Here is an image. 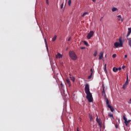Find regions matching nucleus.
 Masks as SVG:
<instances>
[{"instance_id":"f257e3e1","label":"nucleus","mask_w":131,"mask_h":131,"mask_svg":"<svg viewBox=\"0 0 131 131\" xmlns=\"http://www.w3.org/2000/svg\"><path fill=\"white\" fill-rule=\"evenodd\" d=\"M84 91L86 95V98L88 100L89 102L90 103L93 102V95H92L91 91H90V85H89V84H86Z\"/></svg>"},{"instance_id":"f03ea898","label":"nucleus","mask_w":131,"mask_h":131,"mask_svg":"<svg viewBox=\"0 0 131 131\" xmlns=\"http://www.w3.org/2000/svg\"><path fill=\"white\" fill-rule=\"evenodd\" d=\"M70 57L72 59V60H76L77 59V56H76V54H75V53L73 51H70L69 52Z\"/></svg>"},{"instance_id":"7ed1b4c3","label":"nucleus","mask_w":131,"mask_h":131,"mask_svg":"<svg viewBox=\"0 0 131 131\" xmlns=\"http://www.w3.org/2000/svg\"><path fill=\"white\" fill-rule=\"evenodd\" d=\"M119 42H115L114 47H115V48H118V47H123V44L122 43V40H121V39H119Z\"/></svg>"},{"instance_id":"20e7f679","label":"nucleus","mask_w":131,"mask_h":131,"mask_svg":"<svg viewBox=\"0 0 131 131\" xmlns=\"http://www.w3.org/2000/svg\"><path fill=\"white\" fill-rule=\"evenodd\" d=\"M123 120H124V123L126 126H127V125H128V123H129V122H131V120H127V119L125 117V116H123Z\"/></svg>"},{"instance_id":"39448f33","label":"nucleus","mask_w":131,"mask_h":131,"mask_svg":"<svg viewBox=\"0 0 131 131\" xmlns=\"http://www.w3.org/2000/svg\"><path fill=\"white\" fill-rule=\"evenodd\" d=\"M128 85V76L127 75L126 81L125 83H124V84L123 85L122 89H123V90H125V89L126 88V87Z\"/></svg>"},{"instance_id":"423d86ee","label":"nucleus","mask_w":131,"mask_h":131,"mask_svg":"<svg viewBox=\"0 0 131 131\" xmlns=\"http://www.w3.org/2000/svg\"><path fill=\"white\" fill-rule=\"evenodd\" d=\"M93 35H94V31H91L87 35V38L90 39L91 37H93Z\"/></svg>"},{"instance_id":"0eeeda50","label":"nucleus","mask_w":131,"mask_h":131,"mask_svg":"<svg viewBox=\"0 0 131 131\" xmlns=\"http://www.w3.org/2000/svg\"><path fill=\"white\" fill-rule=\"evenodd\" d=\"M96 121L97 123H98L99 125L100 126V127H102V122L101 121V120L100 119L98 118V117L96 118Z\"/></svg>"},{"instance_id":"6e6552de","label":"nucleus","mask_w":131,"mask_h":131,"mask_svg":"<svg viewBox=\"0 0 131 131\" xmlns=\"http://www.w3.org/2000/svg\"><path fill=\"white\" fill-rule=\"evenodd\" d=\"M102 96H103L104 99L107 98V96L106 95V93H105V89L103 88V91L102 92Z\"/></svg>"},{"instance_id":"1a4fd4ad","label":"nucleus","mask_w":131,"mask_h":131,"mask_svg":"<svg viewBox=\"0 0 131 131\" xmlns=\"http://www.w3.org/2000/svg\"><path fill=\"white\" fill-rule=\"evenodd\" d=\"M104 100H105V101H106V105L107 107H109V106H111L110 105V103H109V99H108L107 98V97L104 98Z\"/></svg>"},{"instance_id":"9d476101","label":"nucleus","mask_w":131,"mask_h":131,"mask_svg":"<svg viewBox=\"0 0 131 131\" xmlns=\"http://www.w3.org/2000/svg\"><path fill=\"white\" fill-rule=\"evenodd\" d=\"M103 55H104V53L102 52H100L99 60H102V59H103Z\"/></svg>"},{"instance_id":"9b49d317","label":"nucleus","mask_w":131,"mask_h":131,"mask_svg":"<svg viewBox=\"0 0 131 131\" xmlns=\"http://www.w3.org/2000/svg\"><path fill=\"white\" fill-rule=\"evenodd\" d=\"M70 78L71 80H72V81H73V82H74V81H75V78L74 77H73V76L70 75Z\"/></svg>"},{"instance_id":"f8f14e48","label":"nucleus","mask_w":131,"mask_h":131,"mask_svg":"<svg viewBox=\"0 0 131 131\" xmlns=\"http://www.w3.org/2000/svg\"><path fill=\"white\" fill-rule=\"evenodd\" d=\"M66 80L67 83L69 84V86H71L72 84H71V82L70 81V80H69V79L68 78H67L66 79Z\"/></svg>"},{"instance_id":"ddd939ff","label":"nucleus","mask_w":131,"mask_h":131,"mask_svg":"<svg viewBox=\"0 0 131 131\" xmlns=\"http://www.w3.org/2000/svg\"><path fill=\"white\" fill-rule=\"evenodd\" d=\"M108 108L110 109L111 112H114V108H113L111 105L108 106Z\"/></svg>"},{"instance_id":"4468645a","label":"nucleus","mask_w":131,"mask_h":131,"mask_svg":"<svg viewBox=\"0 0 131 131\" xmlns=\"http://www.w3.org/2000/svg\"><path fill=\"white\" fill-rule=\"evenodd\" d=\"M44 41H45V45L46 46L47 49L49 50V48H48V42H47V39H46V38H44Z\"/></svg>"},{"instance_id":"2eb2a0df","label":"nucleus","mask_w":131,"mask_h":131,"mask_svg":"<svg viewBox=\"0 0 131 131\" xmlns=\"http://www.w3.org/2000/svg\"><path fill=\"white\" fill-rule=\"evenodd\" d=\"M56 58H62V55H61V54L58 53H57V55H56Z\"/></svg>"},{"instance_id":"dca6fc26","label":"nucleus","mask_w":131,"mask_h":131,"mask_svg":"<svg viewBox=\"0 0 131 131\" xmlns=\"http://www.w3.org/2000/svg\"><path fill=\"white\" fill-rule=\"evenodd\" d=\"M113 71L114 72H117V71H118V68H115V67L113 68Z\"/></svg>"},{"instance_id":"f3484780","label":"nucleus","mask_w":131,"mask_h":131,"mask_svg":"<svg viewBox=\"0 0 131 131\" xmlns=\"http://www.w3.org/2000/svg\"><path fill=\"white\" fill-rule=\"evenodd\" d=\"M112 12H116V11H118V9L117 8L113 7L112 9Z\"/></svg>"},{"instance_id":"a211bd4d","label":"nucleus","mask_w":131,"mask_h":131,"mask_svg":"<svg viewBox=\"0 0 131 131\" xmlns=\"http://www.w3.org/2000/svg\"><path fill=\"white\" fill-rule=\"evenodd\" d=\"M118 19L119 20V21H123L122 18H121V15H118Z\"/></svg>"},{"instance_id":"6ab92c4d","label":"nucleus","mask_w":131,"mask_h":131,"mask_svg":"<svg viewBox=\"0 0 131 131\" xmlns=\"http://www.w3.org/2000/svg\"><path fill=\"white\" fill-rule=\"evenodd\" d=\"M57 39V35H55L53 38H52V41H55Z\"/></svg>"},{"instance_id":"aec40b11","label":"nucleus","mask_w":131,"mask_h":131,"mask_svg":"<svg viewBox=\"0 0 131 131\" xmlns=\"http://www.w3.org/2000/svg\"><path fill=\"white\" fill-rule=\"evenodd\" d=\"M89 118H90L91 121H92V120H93V116L91 114H89Z\"/></svg>"},{"instance_id":"412c9836","label":"nucleus","mask_w":131,"mask_h":131,"mask_svg":"<svg viewBox=\"0 0 131 131\" xmlns=\"http://www.w3.org/2000/svg\"><path fill=\"white\" fill-rule=\"evenodd\" d=\"M108 116H110V117H112V118H113V114H111L110 113H109L108 114Z\"/></svg>"},{"instance_id":"4be33fe9","label":"nucleus","mask_w":131,"mask_h":131,"mask_svg":"<svg viewBox=\"0 0 131 131\" xmlns=\"http://www.w3.org/2000/svg\"><path fill=\"white\" fill-rule=\"evenodd\" d=\"M89 14V12H84V13H83V14L81 15L82 17H84V16H85V15H88Z\"/></svg>"},{"instance_id":"5701e85b","label":"nucleus","mask_w":131,"mask_h":131,"mask_svg":"<svg viewBox=\"0 0 131 131\" xmlns=\"http://www.w3.org/2000/svg\"><path fill=\"white\" fill-rule=\"evenodd\" d=\"M97 55H98V52H97V51H95L94 54V57H97Z\"/></svg>"},{"instance_id":"b1692460","label":"nucleus","mask_w":131,"mask_h":131,"mask_svg":"<svg viewBox=\"0 0 131 131\" xmlns=\"http://www.w3.org/2000/svg\"><path fill=\"white\" fill-rule=\"evenodd\" d=\"M83 43L86 46L88 47V46H89V44L88 43L87 41H83Z\"/></svg>"},{"instance_id":"393cba45","label":"nucleus","mask_w":131,"mask_h":131,"mask_svg":"<svg viewBox=\"0 0 131 131\" xmlns=\"http://www.w3.org/2000/svg\"><path fill=\"white\" fill-rule=\"evenodd\" d=\"M106 64H105V66H104V71H105V72L106 73H107V69H106Z\"/></svg>"},{"instance_id":"a878e982","label":"nucleus","mask_w":131,"mask_h":131,"mask_svg":"<svg viewBox=\"0 0 131 131\" xmlns=\"http://www.w3.org/2000/svg\"><path fill=\"white\" fill-rule=\"evenodd\" d=\"M68 5L69 6H71V0H69Z\"/></svg>"},{"instance_id":"bb28decb","label":"nucleus","mask_w":131,"mask_h":131,"mask_svg":"<svg viewBox=\"0 0 131 131\" xmlns=\"http://www.w3.org/2000/svg\"><path fill=\"white\" fill-rule=\"evenodd\" d=\"M128 32H130L131 33V28H128Z\"/></svg>"},{"instance_id":"cd10ccee","label":"nucleus","mask_w":131,"mask_h":131,"mask_svg":"<svg viewBox=\"0 0 131 131\" xmlns=\"http://www.w3.org/2000/svg\"><path fill=\"white\" fill-rule=\"evenodd\" d=\"M63 7H64V4L62 3V4L61 5V9H63Z\"/></svg>"},{"instance_id":"c85d7f7f","label":"nucleus","mask_w":131,"mask_h":131,"mask_svg":"<svg viewBox=\"0 0 131 131\" xmlns=\"http://www.w3.org/2000/svg\"><path fill=\"white\" fill-rule=\"evenodd\" d=\"M113 58H116V54H113Z\"/></svg>"},{"instance_id":"c756f323","label":"nucleus","mask_w":131,"mask_h":131,"mask_svg":"<svg viewBox=\"0 0 131 131\" xmlns=\"http://www.w3.org/2000/svg\"><path fill=\"white\" fill-rule=\"evenodd\" d=\"M93 76H92V75H90L89 77H88V79H91V78H92V77Z\"/></svg>"},{"instance_id":"7c9ffc66","label":"nucleus","mask_w":131,"mask_h":131,"mask_svg":"<svg viewBox=\"0 0 131 131\" xmlns=\"http://www.w3.org/2000/svg\"><path fill=\"white\" fill-rule=\"evenodd\" d=\"M115 127L116 128H118V125H117V124H115Z\"/></svg>"},{"instance_id":"2f4dec72","label":"nucleus","mask_w":131,"mask_h":131,"mask_svg":"<svg viewBox=\"0 0 131 131\" xmlns=\"http://www.w3.org/2000/svg\"><path fill=\"white\" fill-rule=\"evenodd\" d=\"M46 4L47 5H49V0H46Z\"/></svg>"},{"instance_id":"473e14b6","label":"nucleus","mask_w":131,"mask_h":131,"mask_svg":"<svg viewBox=\"0 0 131 131\" xmlns=\"http://www.w3.org/2000/svg\"><path fill=\"white\" fill-rule=\"evenodd\" d=\"M129 34H130V32H128L127 34V36H129Z\"/></svg>"},{"instance_id":"72a5a7b5","label":"nucleus","mask_w":131,"mask_h":131,"mask_svg":"<svg viewBox=\"0 0 131 131\" xmlns=\"http://www.w3.org/2000/svg\"><path fill=\"white\" fill-rule=\"evenodd\" d=\"M122 68V69H124L125 68V66H123Z\"/></svg>"},{"instance_id":"f704fd0d","label":"nucleus","mask_w":131,"mask_h":131,"mask_svg":"<svg viewBox=\"0 0 131 131\" xmlns=\"http://www.w3.org/2000/svg\"><path fill=\"white\" fill-rule=\"evenodd\" d=\"M71 39V37H70L68 39V41H70V40Z\"/></svg>"},{"instance_id":"c9c22d12","label":"nucleus","mask_w":131,"mask_h":131,"mask_svg":"<svg viewBox=\"0 0 131 131\" xmlns=\"http://www.w3.org/2000/svg\"><path fill=\"white\" fill-rule=\"evenodd\" d=\"M81 50H84V49H85V48H84V47H81Z\"/></svg>"},{"instance_id":"e433bc0d","label":"nucleus","mask_w":131,"mask_h":131,"mask_svg":"<svg viewBox=\"0 0 131 131\" xmlns=\"http://www.w3.org/2000/svg\"><path fill=\"white\" fill-rule=\"evenodd\" d=\"M118 121L119 123H120V119H118Z\"/></svg>"},{"instance_id":"4c0bfd02","label":"nucleus","mask_w":131,"mask_h":131,"mask_svg":"<svg viewBox=\"0 0 131 131\" xmlns=\"http://www.w3.org/2000/svg\"><path fill=\"white\" fill-rule=\"evenodd\" d=\"M124 58H127V55H124Z\"/></svg>"},{"instance_id":"58836bf2","label":"nucleus","mask_w":131,"mask_h":131,"mask_svg":"<svg viewBox=\"0 0 131 131\" xmlns=\"http://www.w3.org/2000/svg\"><path fill=\"white\" fill-rule=\"evenodd\" d=\"M90 72H91V73L93 72V69H91L90 70Z\"/></svg>"},{"instance_id":"ea45409f","label":"nucleus","mask_w":131,"mask_h":131,"mask_svg":"<svg viewBox=\"0 0 131 131\" xmlns=\"http://www.w3.org/2000/svg\"><path fill=\"white\" fill-rule=\"evenodd\" d=\"M118 70H119L120 71V70H121V68H119V69H118Z\"/></svg>"},{"instance_id":"a19ab883","label":"nucleus","mask_w":131,"mask_h":131,"mask_svg":"<svg viewBox=\"0 0 131 131\" xmlns=\"http://www.w3.org/2000/svg\"><path fill=\"white\" fill-rule=\"evenodd\" d=\"M93 72H92V73H91V74H90V75H91V76H93Z\"/></svg>"},{"instance_id":"79ce46f5","label":"nucleus","mask_w":131,"mask_h":131,"mask_svg":"<svg viewBox=\"0 0 131 131\" xmlns=\"http://www.w3.org/2000/svg\"><path fill=\"white\" fill-rule=\"evenodd\" d=\"M92 1L93 2V3H96V0H92Z\"/></svg>"},{"instance_id":"37998d69","label":"nucleus","mask_w":131,"mask_h":131,"mask_svg":"<svg viewBox=\"0 0 131 131\" xmlns=\"http://www.w3.org/2000/svg\"><path fill=\"white\" fill-rule=\"evenodd\" d=\"M61 86H63V84L61 83Z\"/></svg>"}]
</instances>
